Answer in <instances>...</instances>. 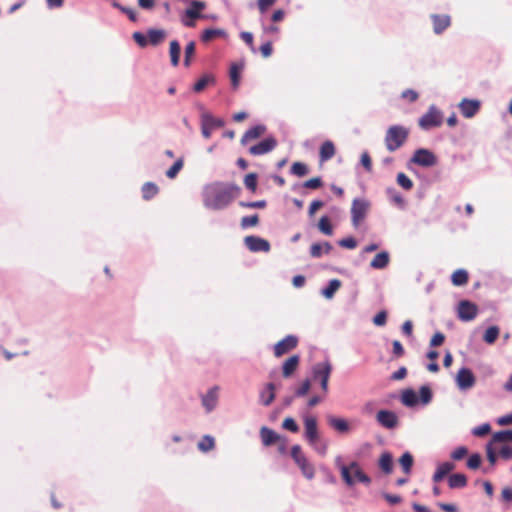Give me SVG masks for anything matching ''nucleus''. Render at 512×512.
<instances>
[{
    "label": "nucleus",
    "mask_w": 512,
    "mask_h": 512,
    "mask_svg": "<svg viewBox=\"0 0 512 512\" xmlns=\"http://www.w3.org/2000/svg\"><path fill=\"white\" fill-rule=\"evenodd\" d=\"M499 336V328L497 326H490L486 329L483 340L488 343L492 344L495 342L497 337Z\"/></svg>",
    "instance_id": "nucleus-42"
},
{
    "label": "nucleus",
    "mask_w": 512,
    "mask_h": 512,
    "mask_svg": "<svg viewBox=\"0 0 512 512\" xmlns=\"http://www.w3.org/2000/svg\"><path fill=\"white\" fill-rule=\"evenodd\" d=\"M244 185L247 189L252 192L256 191L257 188V174L249 173L244 178Z\"/></svg>",
    "instance_id": "nucleus-53"
},
{
    "label": "nucleus",
    "mask_w": 512,
    "mask_h": 512,
    "mask_svg": "<svg viewBox=\"0 0 512 512\" xmlns=\"http://www.w3.org/2000/svg\"><path fill=\"white\" fill-rule=\"evenodd\" d=\"M486 453L490 464L492 466L495 465L497 461V446L489 441L486 445Z\"/></svg>",
    "instance_id": "nucleus-50"
},
{
    "label": "nucleus",
    "mask_w": 512,
    "mask_h": 512,
    "mask_svg": "<svg viewBox=\"0 0 512 512\" xmlns=\"http://www.w3.org/2000/svg\"><path fill=\"white\" fill-rule=\"evenodd\" d=\"M245 245L251 252H263L268 253L270 251V243L257 236H247L244 239Z\"/></svg>",
    "instance_id": "nucleus-9"
},
{
    "label": "nucleus",
    "mask_w": 512,
    "mask_h": 512,
    "mask_svg": "<svg viewBox=\"0 0 512 512\" xmlns=\"http://www.w3.org/2000/svg\"><path fill=\"white\" fill-rule=\"evenodd\" d=\"M277 145V141L273 137L266 138L256 145L249 148V153L253 156L263 155L272 151Z\"/></svg>",
    "instance_id": "nucleus-13"
},
{
    "label": "nucleus",
    "mask_w": 512,
    "mask_h": 512,
    "mask_svg": "<svg viewBox=\"0 0 512 512\" xmlns=\"http://www.w3.org/2000/svg\"><path fill=\"white\" fill-rule=\"evenodd\" d=\"M180 53H181L180 43L177 40H172L170 42V47H169V55H170V60H171L172 66L177 67L179 65Z\"/></svg>",
    "instance_id": "nucleus-27"
},
{
    "label": "nucleus",
    "mask_w": 512,
    "mask_h": 512,
    "mask_svg": "<svg viewBox=\"0 0 512 512\" xmlns=\"http://www.w3.org/2000/svg\"><path fill=\"white\" fill-rule=\"evenodd\" d=\"M298 344V338L294 335H287L274 346V355L280 357L294 349Z\"/></svg>",
    "instance_id": "nucleus-10"
},
{
    "label": "nucleus",
    "mask_w": 512,
    "mask_h": 512,
    "mask_svg": "<svg viewBox=\"0 0 512 512\" xmlns=\"http://www.w3.org/2000/svg\"><path fill=\"white\" fill-rule=\"evenodd\" d=\"M183 165V159L180 158L176 160L174 164L166 171V176L170 179H174L183 168Z\"/></svg>",
    "instance_id": "nucleus-47"
},
{
    "label": "nucleus",
    "mask_w": 512,
    "mask_h": 512,
    "mask_svg": "<svg viewBox=\"0 0 512 512\" xmlns=\"http://www.w3.org/2000/svg\"><path fill=\"white\" fill-rule=\"evenodd\" d=\"M329 425L338 432L345 433L349 431V425L343 418H337L334 416L328 417Z\"/></svg>",
    "instance_id": "nucleus-33"
},
{
    "label": "nucleus",
    "mask_w": 512,
    "mask_h": 512,
    "mask_svg": "<svg viewBox=\"0 0 512 512\" xmlns=\"http://www.w3.org/2000/svg\"><path fill=\"white\" fill-rule=\"evenodd\" d=\"M348 468H350V471L354 472V476L356 480H358L359 482L365 485H369L371 483V478L362 471V469L360 468L359 464L356 461L351 462Z\"/></svg>",
    "instance_id": "nucleus-25"
},
{
    "label": "nucleus",
    "mask_w": 512,
    "mask_h": 512,
    "mask_svg": "<svg viewBox=\"0 0 512 512\" xmlns=\"http://www.w3.org/2000/svg\"><path fill=\"white\" fill-rule=\"evenodd\" d=\"M419 395H420L419 401L423 405L429 404L432 400V391H431L430 387L427 385H423L420 387Z\"/></svg>",
    "instance_id": "nucleus-44"
},
{
    "label": "nucleus",
    "mask_w": 512,
    "mask_h": 512,
    "mask_svg": "<svg viewBox=\"0 0 512 512\" xmlns=\"http://www.w3.org/2000/svg\"><path fill=\"white\" fill-rule=\"evenodd\" d=\"M331 372L332 365L328 359L323 362L316 363L312 367L313 379L320 381V386L324 394L328 392V382Z\"/></svg>",
    "instance_id": "nucleus-4"
},
{
    "label": "nucleus",
    "mask_w": 512,
    "mask_h": 512,
    "mask_svg": "<svg viewBox=\"0 0 512 512\" xmlns=\"http://www.w3.org/2000/svg\"><path fill=\"white\" fill-rule=\"evenodd\" d=\"M361 164L362 166L365 168V170L367 172H371L372 171V160H371V157L369 155V153L367 151L363 152L361 154Z\"/></svg>",
    "instance_id": "nucleus-63"
},
{
    "label": "nucleus",
    "mask_w": 512,
    "mask_h": 512,
    "mask_svg": "<svg viewBox=\"0 0 512 512\" xmlns=\"http://www.w3.org/2000/svg\"><path fill=\"white\" fill-rule=\"evenodd\" d=\"M442 122L441 112L435 106H430L428 111L419 119V126L423 130H429L441 126Z\"/></svg>",
    "instance_id": "nucleus-6"
},
{
    "label": "nucleus",
    "mask_w": 512,
    "mask_h": 512,
    "mask_svg": "<svg viewBox=\"0 0 512 512\" xmlns=\"http://www.w3.org/2000/svg\"><path fill=\"white\" fill-rule=\"evenodd\" d=\"M243 69V64L233 63L230 67V79L232 86L237 88L240 82V73Z\"/></svg>",
    "instance_id": "nucleus-37"
},
{
    "label": "nucleus",
    "mask_w": 512,
    "mask_h": 512,
    "mask_svg": "<svg viewBox=\"0 0 512 512\" xmlns=\"http://www.w3.org/2000/svg\"><path fill=\"white\" fill-rule=\"evenodd\" d=\"M214 444H215L214 438L209 435H205L201 439V441L198 443V448H199V450H201L203 452H208L211 449H213Z\"/></svg>",
    "instance_id": "nucleus-46"
},
{
    "label": "nucleus",
    "mask_w": 512,
    "mask_h": 512,
    "mask_svg": "<svg viewBox=\"0 0 512 512\" xmlns=\"http://www.w3.org/2000/svg\"><path fill=\"white\" fill-rule=\"evenodd\" d=\"M497 453L504 460L512 459V447L508 445H497Z\"/></svg>",
    "instance_id": "nucleus-55"
},
{
    "label": "nucleus",
    "mask_w": 512,
    "mask_h": 512,
    "mask_svg": "<svg viewBox=\"0 0 512 512\" xmlns=\"http://www.w3.org/2000/svg\"><path fill=\"white\" fill-rule=\"evenodd\" d=\"M401 402L407 407H413L418 404L419 399L413 389H406L401 394Z\"/></svg>",
    "instance_id": "nucleus-28"
},
{
    "label": "nucleus",
    "mask_w": 512,
    "mask_h": 512,
    "mask_svg": "<svg viewBox=\"0 0 512 512\" xmlns=\"http://www.w3.org/2000/svg\"><path fill=\"white\" fill-rule=\"evenodd\" d=\"M260 437L264 446H270L281 440V437L274 430L266 426L260 429Z\"/></svg>",
    "instance_id": "nucleus-19"
},
{
    "label": "nucleus",
    "mask_w": 512,
    "mask_h": 512,
    "mask_svg": "<svg viewBox=\"0 0 512 512\" xmlns=\"http://www.w3.org/2000/svg\"><path fill=\"white\" fill-rule=\"evenodd\" d=\"M332 247L328 242L324 243H314L311 246L310 253L311 256H320L321 254H329Z\"/></svg>",
    "instance_id": "nucleus-35"
},
{
    "label": "nucleus",
    "mask_w": 512,
    "mask_h": 512,
    "mask_svg": "<svg viewBox=\"0 0 512 512\" xmlns=\"http://www.w3.org/2000/svg\"><path fill=\"white\" fill-rule=\"evenodd\" d=\"M433 23V30L436 34H441L451 24L450 16L434 14L431 16Z\"/></svg>",
    "instance_id": "nucleus-16"
},
{
    "label": "nucleus",
    "mask_w": 512,
    "mask_h": 512,
    "mask_svg": "<svg viewBox=\"0 0 512 512\" xmlns=\"http://www.w3.org/2000/svg\"><path fill=\"white\" fill-rule=\"evenodd\" d=\"M282 427L293 433H297L299 431V426L292 417L285 418L282 423Z\"/></svg>",
    "instance_id": "nucleus-56"
},
{
    "label": "nucleus",
    "mask_w": 512,
    "mask_h": 512,
    "mask_svg": "<svg viewBox=\"0 0 512 512\" xmlns=\"http://www.w3.org/2000/svg\"><path fill=\"white\" fill-rule=\"evenodd\" d=\"M481 465V456L478 453H474L470 455V457L467 460V467L469 469H478Z\"/></svg>",
    "instance_id": "nucleus-57"
},
{
    "label": "nucleus",
    "mask_w": 512,
    "mask_h": 512,
    "mask_svg": "<svg viewBox=\"0 0 512 512\" xmlns=\"http://www.w3.org/2000/svg\"><path fill=\"white\" fill-rule=\"evenodd\" d=\"M336 153L335 145L332 141L326 140L322 143L319 150L320 162L324 163L334 157Z\"/></svg>",
    "instance_id": "nucleus-17"
},
{
    "label": "nucleus",
    "mask_w": 512,
    "mask_h": 512,
    "mask_svg": "<svg viewBox=\"0 0 512 512\" xmlns=\"http://www.w3.org/2000/svg\"><path fill=\"white\" fill-rule=\"evenodd\" d=\"M490 429H491L490 424L484 423L482 425H479V426L473 428L472 434L474 436L481 437V436L488 434L490 432Z\"/></svg>",
    "instance_id": "nucleus-59"
},
{
    "label": "nucleus",
    "mask_w": 512,
    "mask_h": 512,
    "mask_svg": "<svg viewBox=\"0 0 512 512\" xmlns=\"http://www.w3.org/2000/svg\"><path fill=\"white\" fill-rule=\"evenodd\" d=\"M467 453L468 449L465 446H459L451 453V458L458 461L464 458Z\"/></svg>",
    "instance_id": "nucleus-61"
},
{
    "label": "nucleus",
    "mask_w": 512,
    "mask_h": 512,
    "mask_svg": "<svg viewBox=\"0 0 512 512\" xmlns=\"http://www.w3.org/2000/svg\"><path fill=\"white\" fill-rule=\"evenodd\" d=\"M455 382L459 390L467 391L475 385L476 378L469 368L462 367L457 372Z\"/></svg>",
    "instance_id": "nucleus-7"
},
{
    "label": "nucleus",
    "mask_w": 512,
    "mask_h": 512,
    "mask_svg": "<svg viewBox=\"0 0 512 512\" xmlns=\"http://www.w3.org/2000/svg\"><path fill=\"white\" fill-rule=\"evenodd\" d=\"M397 184L405 190H411L413 188L412 180L403 172L397 174Z\"/></svg>",
    "instance_id": "nucleus-48"
},
{
    "label": "nucleus",
    "mask_w": 512,
    "mask_h": 512,
    "mask_svg": "<svg viewBox=\"0 0 512 512\" xmlns=\"http://www.w3.org/2000/svg\"><path fill=\"white\" fill-rule=\"evenodd\" d=\"M340 286H341L340 280L332 279L329 281L328 285L321 290V294L326 299H331V298H333L335 292L340 288Z\"/></svg>",
    "instance_id": "nucleus-34"
},
{
    "label": "nucleus",
    "mask_w": 512,
    "mask_h": 512,
    "mask_svg": "<svg viewBox=\"0 0 512 512\" xmlns=\"http://www.w3.org/2000/svg\"><path fill=\"white\" fill-rule=\"evenodd\" d=\"M311 387V382L309 379H306L302 382V384L295 390V396L296 397H303L305 396Z\"/></svg>",
    "instance_id": "nucleus-58"
},
{
    "label": "nucleus",
    "mask_w": 512,
    "mask_h": 512,
    "mask_svg": "<svg viewBox=\"0 0 512 512\" xmlns=\"http://www.w3.org/2000/svg\"><path fill=\"white\" fill-rule=\"evenodd\" d=\"M302 418L305 429L304 438L318 454L325 455L328 447L320 438L316 417L308 413H304Z\"/></svg>",
    "instance_id": "nucleus-2"
},
{
    "label": "nucleus",
    "mask_w": 512,
    "mask_h": 512,
    "mask_svg": "<svg viewBox=\"0 0 512 512\" xmlns=\"http://www.w3.org/2000/svg\"><path fill=\"white\" fill-rule=\"evenodd\" d=\"M291 173L298 176L303 177L308 174V167L306 164L302 162H294L290 169Z\"/></svg>",
    "instance_id": "nucleus-45"
},
{
    "label": "nucleus",
    "mask_w": 512,
    "mask_h": 512,
    "mask_svg": "<svg viewBox=\"0 0 512 512\" xmlns=\"http://www.w3.org/2000/svg\"><path fill=\"white\" fill-rule=\"evenodd\" d=\"M147 36L149 44L156 46L165 40L167 33L163 29H149Z\"/></svg>",
    "instance_id": "nucleus-23"
},
{
    "label": "nucleus",
    "mask_w": 512,
    "mask_h": 512,
    "mask_svg": "<svg viewBox=\"0 0 512 512\" xmlns=\"http://www.w3.org/2000/svg\"><path fill=\"white\" fill-rule=\"evenodd\" d=\"M240 193V188L235 184L215 183L208 186L204 194V203L212 209L225 208Z\"/></svg>",
    "instance_id": "nucleus-1"
},
{
    "label": "nucleus",
    "mask_w": 512,
    "mask_h": 512,
    "mask_svg": "<svg viewBox=\"0 0 512 512\" xmlns=\"http://www.w3.org/2000/svg\"><path fill=\"white\" fill-rule=\"evenodd\" d=\"M195 51H196V44L194 41H190L186 47H185V51H184V65L186 67H189L190 64H191V60L192 58L194 57L195 55Z\"/></svg>",
    "instance_id": "nucleus-40"
},
{
    "label": "nucleus",
    "mask_w": 512,
    "mask_h": 512,
    "mask_svg": "<svg viewBox=\"0 0 512 512\" xmlns=\"http://www.w3.org/2000/svg\"><path fill=\"white\" fill-rule=\"evenodd\" d=\"M323 185L320 177H314L304 182L303 186L307 189H318Z\"/></svg>",
    "instance_id": "nucleus-60"
},
{
    "label": "nucleus",
    "mask_w": 512,
    "mask_h": 512,
    "mask_svg": "<svg viewBox=\"0 0 512 512\" xmlns=\"http://www.w3.org/2000/svg\"><path fill=\"white\" fill-rule=\"evenodd\" d=\"M379 467L385 474H390L393 470V458L389 452H384L379 458Z\"/></svg>",
    "instance_id": "nucleus-31"
},
{
    "label": "nucleus",
    "mask_w": 512,
    "mask_h": 512,
    "mask_svg": "<svg viewBox=\"0 0 512 512\" xmlns=\"http://www.w3.org/2000/svg\"><path fill=\"white\" fill-rule=\"evenodd\" d=\"M259 399L262 405L269 406L275 399V384H266V386L260 391Z\"/></svg>",
    "instance_id": "nucleus-20"
},
{
    "label": "nucleus",
    "mask_w": 512,
    "mask_h": 512,
    "mask_svg": "<svg viewBox=\"0 0 512 512\" xmlns=\"http://www.w3.org/2000/svg\"><path fill=\"white\" fill-rule=\"evenodd\" d=\"M202 405L206 412H211L217 406L218 402V387L214 386L210 388L205 395L202 396Z\"/></svg>",
    "instance_id": "nucleus-15"
},
{
    "label": "nucleus",
    "mask_w": 512,
    "mask_h": 512,
    "mask_svg": "<svg viewBox=\"0 0 512 512\" xmlns=\"http://www.w3.org/2000/svg\"><path fill=\"white\" fill-rule=\"evenodd\" d=\"M377 422L387 429H393L398 425L396 413L390 410H380L376 415Z\"/></svg>",
    "instance_id": "nucleus-12"
},
{
    "label": "nucleus",
    "mask_w": 512,
    "mask_h": 512,
    "mask_svg": "<svg viewBox=\"0 0 512 512\" xmlns=\"http://www.w3.org/2000/svg\"><path fill=\"white\" fill-rule=\"evenodd\" d=\"M477 306L468 300H462L458 305V317L462 321H471L477 316Z\"/></svg>",
    "instance_id": "nucleus-11"
},
{
    "label": "nucleus",
    "mask_w": 512,
    "mask_h": 512,
    "mask_svg": "<svg viewBox=\"0 0 512 512\" xmlns=\"http://www.w3.org/2000/svg\"><path fill=\"white\" fill-rule=\"evenodd\" d=\"M259 223V217L257 214L251 216H244L241 219L242 228L254 227Z\"/></svg>",
    "instance_id": "nucleus-54"
},
{
    "label": "nucleus",
    "mask_w": 512,
    "mask_h": 512,
    "mask_svg": "<svg viewBox=\"0 0 512 512\" xmlns=\"http://www.w3.org/2000/svg\"><path fill=\"white\" fill-rule=\"evenodd\" d=\"M291 457L292 459L294 460V462L296 464H299L300 462H302L303 460H305L307 457L305 456V454L302 452V448L300 445L296 444V445H293L291 447Z\"/></svg>",
    "instance_id": "nucleus-49"
},
{
    "label": "nucleus",
    "mask_w": 512,
    "mask_h": 512,
    "mask_svg": "<svg viewBox=\"0 0 512 512\" xmlns=\"http://www.w3.org/2000/svg\"><path fill=\"white\" fill-rule=\"evenodd\" d=\"M203 115L209 121V123L214 129L221 128L224 126V121L222 119L215 118L208 112L203 113Z\"/></svg>",
    "instance_id": "nucleus-62"
},
{
    "label": "nucleus",
    "mask_w": 512,
    "mask_h": 512,
    "mask_svg": "<svg viewBox=\"0 0 512 512\" xmlns=\"http://www.w3.org/2000/svg\"><path fill=\"white\" fill-rule=\"evenodd\" d=\"M448 485L451 489L464 488L467 485V477L462 473H455L449 476Z\"/></svg>",
    "instance_id": "nucleus-26"
},
{
    "label": "nucleus",
    "mask_w": 512,
    "mask_h": 512,
    "mask_svg": "<svg viewBox=\"0 0 512 512\" xmlns=\"http://www.w3.org/2000/svg\"><path fill=\"white\" fill-rule=\"evenodd\" d=\"M206 8V3L198 0H193L190 3V7L186 9L185 15L192 19H198L202 17V14L200 13L202 10Z\"/></svg>",
    "instance_id": "nucleus-21"
},
{
    "label": "nucleus",
    "mask_w": 512,
    "mask_h": 512,
    "mask_svg": "<svg viewBox=\"0 0 512 512\" xmlns=\"http://www.w3.org/2000/svg\"><path fill=\"white\" fill-rule=\"evenodd\" d=\"M401 97L402 99L412 103L418 99L419 95L415 90L407 89L402 92Z\"/></svg>",
    "instance_id": "nucleus-64"
},
{
    "label": "nucleus",
    "mask_w": 512,
    "mask_h": 512,
    "mask_svg": "<svg viewBox=\"0 0 512 512\" xmlns=\"http://www.w3.org/2000/svg\"><path fill=\"white\" fill-rule=\"evenodd\" d=\"M300 358L298 355H293L289 357L284 363L282 367V372L284 377H289L293 374L296 368L299 365Z\"/></svg>",
    "instance_id": "nucleus-24"
},
{
    "label": "nucleus",
    "mask_w": 512,
    "mask_h": 512,
    "mask_svg": "<svg viewBox=\"0 0 512 512\" xmlns=\"http://www.w3.org/2000/svg\"><path fill=\"white\" fill-rule=\"evenodd\" d=\"M318 228L324 234L330 235L332 234V225L330 219L327 216H323L320 218L318 222Z\"/></svg>",
    "instance_id": "nucleus-52"
},
{
    "label": "nucleus",
    "mask_w": 512,
    "mask_h": 512,
    "mask_svg": "<svg viewBox=\"0 0 512 512\" xmlns=\"http://www.w3.org/2000/svg\"><path fill=\"white\" fill-rule=\"evenodd\" d=\"M370 209V202L363 198H356L351 205V221L354 227H358L366 218Z\"/></svg>",
    "instance_id": "nucleus-5"
},
{
    "label": "nucleus",
    "mask_w": 512,
    "mask_h": 512,
    "mask_svg": "<svg viewBox=\"0 0 512 512\" xmlns=\"http://www.w3.org/2000/svg\"><path fill=\"white\" fill-rule=\"evenodd\" d=\"M455 468V465L452 462H443L438 465L434 475L433 481L439 482L441 481L448 473H450Z\"/></svg>",
    "instance_id": "nucleus-22"
},
{
    "label": "nucleus",
    "mask_w": 512,
    "mask_h": 512,
    "mask_svg": "<svg viewBox=\"0 0 512 512\" xmlns=\"http://www.w3.org/2000/svg\"><path fill=\"white\" fill-rule=\"evenodd\" d=\"M224 31L220 29H206L203 31L201 35V40L203 42H209L212 39L224 35Z\"/></svg>",
    "instance_id": "nucleus-43"
},
{
    "label": "nucleus",
    "mask_w": 512,
    "mask_h": 512,
    "mask_svg": "<svg viewBox=\"0 0 512 512\" xmlns=\"http://www.w3.org/2000/svg\"><path fill=\"white\" fill-rule=\"evenodd\" d=\"M265 131L266 127L264 125H256L248 129L241 138V144L246 145L249 141L259 138L265 133Z\"/></svg>",
    "instance_id": "nucleus-18"
},
{
    "label": "nucleus",
    "mask_w": 512,
    "mask_h": 512,
    "mask_svg": "<svg viewBox=\"0 0 512 512\" xmlns=\"http://www.w3.org/2000/svg\"><path fill=\"white\" fill-rule=\"evenodd\" d=\"M215 79L212 75H203L195 84L193 87V90L196 93H199L203 91L209 84L214 83Z\"/></svg>",
    "instance_id": "nucleus-39"
},
{
    "label": "nucleus",
    "mask_w": 512,
    "mask_h": 512,
    "mask_svg": "<svg viewBox=\"0 0 512 512\" xmlns=\"http://www.w3.org/2000/svg\"><path fill=\"white\" fill-rule=\"evenodd\" d=\"M141 192L144 200H151L158 194L159 188L153 182H146L143 184Z\"/></svg>",
    "instance_id": "nucleus-32"
},
{
    "label": "nucleus",
    "mask_w": 512,
    "mask_h": 512,
    "mask_svg": "<svg viewBox=\"0 0 512 512\" xmlns=\"http://www.w3.org/2000/svg\"><path fill=\"white\" fill-rule=\"evenodd\" d=\"M480 106L481 102L474 99L465 98L459 103L460 112L465 118H472L475 116L480 110Z\"/></svg>",
    "instance_id": "nucleus-14"
},
{
    "label": "nucleus",
    "mask_w": 512,
    "mask_h": 512,
    "mask_svg": "<svg viewBox=\"0 0 512 512\" xmlns=\"http://www.w3.org/2000/svg\"><path fill=\"white\" fill-rule=\"evenodd\" d=\"M451 281L455 286H462L466 284L468 281L467 271L464 269L456 270L451 276Z\"/></svg>",
    "instance_id": "nucleus-38"
},
{
    "label": "nucleus",
    "mask_w": 512,
    "mask_h": 512,
    "mask_svg": "<svg viewBox=\"0 0 512 512\" xmlns=\"http://www.w3.org/2000/svg\"><path fill=\"white\" fill-rule=\"evenodd\" d=\"M340 462H341V457H337L336 464L340 470V473H341V476H342L344 482L348 486H353L355 484L356 478L352 477L350 468H348L347 465L341 464Z\"/></svg>",
    "instance_id": "nucleus-29"
},
{
    "label": "nucleus",
    "mask_w": 512,
    "mask_h": 512,
    "mask_svg": "<svg viewBox=\"0 0 512 512\" xmlns=\"http://www.w3.org/2000/svg\"><path fill=\"white\" fill-rule=\"evenodd\" d=\"M490 442L496 446L507 442H512V430H503L496 432L492 436Z\"/></svg>",
    "instance_id": "nucleus-30"
},
{
    "label": "nucleus",
    "mask_w": 512,
    "mask_h": 512,
    "mask_svg": "<svg viewBox=\"0 0 512 512\" xmlns=\"http://www.w3.org/2000/svg\"><path fill=\"white\" fill-rule=\"evenodd\" d=\"M213 130H214V128L211 126L209 121L202 114L201 115V133H202V136L205 139H209L211 137V135H212V131Z\"/></svg>",
    "instance_id": "nucleus-51"
},
{
    "label": "nucleus",
    "mask_w": 512,
    "mask_h": 512,
    "mask_svg": "<svg viewBox=\"0 0 512 512\" xmlns=\"http://www.w3.org/2000/svg\"><path fill=\"white\" fill-rule=\"evenodd\" d=\"M409 136V129L401 125L389 127L385 134V146L388 151L394 152L405 144Z\"/></svg>",
    "instance_id": "nucleus-3"
},
{
    "label": "nucleus",
    "mask_w": 512,
    "mask_h": 512,
    "mask_svg": "<svg viewBox=\"0 0 512 512\" xmlns=\"http://www.w3.org/2000/svg\"><path fill=\"white\" fill-rule=\"evenodd\" d=\"M411 161L419 166L431 167L437 162L436 156L428 149H418L414 152Z\"/></svg>",
    "instance_id": "nucleus-8"
},
{
    "label": "nucleus",
    "mask_w": 512,
    "mask_h": 512,
    "mask_svg": "<svg viewBox=\"0 0 512 512\" xmlns=\"http://www.w3.org/2000/svg\"><path fill=\"white\" fill-rule=\"evenodd\" d=\"M299 469L301 470L302 474L309 480L313 479L315 476V468L314 466L309 462V460L306 458L299 464H297Z\"/></svg>",
    "instance_id": "nucleus-36"
},
{
    "label": "nucleus",
    "mask_w": 512,
    "mask_h": 512,
    "mask_svg": "<svg viewBox=\"0 0 512 512\" xmlns=\"http://www.w3.org/2000/svg\"><path fill=\"white\" fill-rule=\"evenodd\" d=\"M399 463L402 466L403 471L406 474L411 472V468L413 465V457L409 452H405L399 459Z\"/></svg>",
    "instance_id": "nucleus-41"
}]
</instances>
